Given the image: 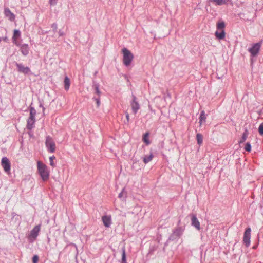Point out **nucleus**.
Listing matches in <instances>:
<instances>
[{"label":"nucleus","instance_id":"obj_3","mask_svg":"<svg viewBox=\"0 0 263 263\" xmlns=\"http://www.w3.org/2000/svg\"><path fill=\"white\" fill-rule=\"evenodd\" d=\"M45 145L47 151L50 153H54L55 151V143L50 136L46 138Z\"/></svg>","mask_w":263,"mask_h":263},{"label":"nucleus","instance_id":"obj_37","mask_svg":"<svg viewBox=\"0 0 263 263\" xmlns=\"http://www.w3.org/2000/svg\"><path fill=\"white\" fill-rule=\"evenodd\" d=\"M4 41L5 42H7V40H8V39L6 36H5V37H0V42H1L2 41Z\"/></svg>","mask_w":263,"mask_h":263},{"label":"nucleus","instance_id":"obj_23","mask_svg":"<svg viewBox=\"0 0 263 263\" xmlns=\"http://www.w3.org/2000/svg\"><path fill=\"white\" fill-rule=\"evenodd\" d=\"M197 143L201 145L203 142V136L200 133H198L196 135Z\"/></svg>","mask_w":263,"mask_h":263},{"label":"nucleus","instance_id":"obj_31","mask_svg":"<svg viewBox=\"0 0 263 263\" xmlns=\"http://www.w3.org/2000/svg\"><path fill=\"white\" fill-rule=\"evenodd\" d=\"M39 260V257L35 255H34L32 258V262L33 263H37Z\"/></svg>","mask_w":263,"mask_h":263},{"label":"nucleus","instance_id":"obj_34","mask_svg":"<svg viewBox=\"0 0 263 263\" xmlns=\"http://www.w3.org/2000/svg\"><path fill=\"white\" fill-rule=\"evenodd\" d=\"M125 191V189L123 188L121 191V192L119 194V198H122V197H123V193H124V192Z\"/></svg>","mask_w":263,"mask_h":263},{"label":"nucleus","instance_id":"obj_19","mask_svg":"<svg viewBox=\"0 0 263 263\" xmlns=\"http://www.w3.org/2000/svg\"><path fill=\"white\" fill-rule=\"evenodd\" d=\"M64 89L66 90H68L70 87V79L68 78V77L67 76L65 77L64 80Z\"/></svg>","mask_w":263,"mask_h":263},{"label":"nucleus","instance_id":"obj_36","mask_svg":"<svg viewBox=\"0 0 263 263\" xmlns=\"http://www.w3.org/2000/svg\"><path fill=\"white\" fill-rule=\"evenodd\" d=\"M58 33H59V35L60 36H63L64 34V32L63 31H62L61 30H59Z\"/></svg>","mask_w":263,"mask_h":263},{"label":"nucleus","instance_id":"obj_1","mask_svg":"<svg viewBox=\"0 0 263 263\" xmlns=\"http://www.w3.org/2000/svg\"><path fill=\"white\" fill-rule=\"evenodd\" d=\"M37 170L43 181H46L49 177V171L47 166L40 161L37 163Z\"/></svg>","mask_w":263,"mask_h":263},{"label":"nucleus","instance_id":"obj_26","mask_svg":"<svg viewBox=\"0 0 263 263\" xmlns=\"http://www.w3.org/2000/svg\"><path fill=\"white\" fill-rule=\"evenodd\" d=\"M36 115V110L34 108L30 106V116L31 117L35 118V116Z\"/></svg>","mask_w":263,"mask_h":263},{"label":"nucleus","instance_id":"obj_21","mask_svg":"<svg viewBox=\"0 0 263 263\" xmlns=\"http://www.w3.org/2000/svg\"><path fill=\"white\" fill-rule=\"evenodd\" d=\"M249 135V132L247 128L245 129V132L243 133L242 137L241 139L240 140L239 143H243L247 139L248 136Z\"/></svg>","mask_w":263,"mask_h":263},{"label":"nucleus","instance_id":"obj_38","mask_svg":"<svg viewBox=\"0 0 263 263\" xmlns=\"http://www.w3.org/2000/svg\"><path fill=\"white\" fill-rule=\"evenodd\" d=\"M126 118L127 122H128L129 120V114L127 112H126Z\"/></svg>","mask_w":263,"mask_h":263},{"label":"nucleus","instance_id":"obj_11","mask_svg":"<svg viewBox=\"0 0 263 263\" xmlns=\"http://www.w3.org/2000/svg\"><path fill=\"white\" fill-rule=\"evenodd\" d=\"M20 50L22 54L24 56H26L29 54V47L28 44H23L20 45Z\"/></svg>","mask_w":263,"mask_h":263},{"label":"nucleus","instance_id":"obj_29","mask_svg":"<svg viewBox=\"0 0 263 263\" xmlns=\"http://www.w3.org/2000/svg\"><path fill=\"white\" fill-rule=\"evenodd\" d=\"M245 149L247 152H250L251 150V145L249 142L246 144Z\"/></svg>","mask_w":263,"mask_h":263},{"label":"nucleus","instance_id":"obj_33","mask_svg":"<svg viewBox=\"0 0 263 263\" xmlns=\"http://www.w3.org/2000/svg\"><path fill=\"white\" fill-rule=\"evenodd\" d=\"M58 0H49V3L50 5H55L57 3Z\"/></svg>","mask_w":263,"mask_h":263},{"label":"nucleus","instance_id":"obj_35","mask_svg":"<svg viewBox=\"0 0 263 263\" xmlns=\"http://www.w3.org/2000/svg\"><path fill=\"white\" fill-rule=\"evenodd\" d=\"M95 93H96L98 95L100 93L99 87L97 85H95Z\"/></svg>","mask_w":263,"mask_h":263},{"label":"nucleus","instance_id":"obj_12","mask_svg":"<svg viewBox=\"0 0 263 263\" xmlns=\"http://www.w3.org/2000/svg\"><path fill=\"white\" fill-rule=\"evenodd\" d=\"M4 14L10 21H13L15 20L14 14L11 12L9 8H6L4 9Z\"/></svg>","mask_w":263,"mask_h":263},{"label":"nucleus","instance_id":"obj_28","mask_svg":"<svg viewBox=\"0 0 263 263\" xmlns=\"http://www.w3.org/2000/svg\"><path fill=\"white\" fill-rule=\"evenodd\" d=\"M55 159V157L54 156H51L49 157V161H50V165L52 166H55V164L53 162L54 160Z\"/></svg>","mask_w":263,"mask_h":263},{"label":"nucleus","instance_id":"obj_16","mask_svg":"<svg viewBox=\"0 0 263 263\" xmlns=\"http://www.w3.org/2000/svg\"><path fill=\"white\" fill-rule=\"evenodd\" d=\"M215 35L216 39H217L218 40H222L225 37L226 32L224 30H219V31H218V30H217L215 32Z\"/></svg>","mask_w":263,"mask_h":263},{"label":"nucleus","instance_id":"obj_39","mask_svg":"<svg viewBox=\"0 0 263 263\" xmlns=\"http://www.w3.org/2000/svg\"><path fill=\"white\" fill-rule=\"evenodd\" d=\"M39 103H40V106L43 108V111H44L45 110V108L44 107H43L42 103L41 102H40Z\"/></svg>","mask_w":263,"mask_h":263},{"label":"nucleus","instance_id":"obj_10","mask_svg":"<svg viewBox=\"0 0 263 263\" xmlns=\"http://www.w3.org/2000/svg\"><path fill=\"white\" fill-rule=\"evenodd\" d=\"M102 220L104 226L106 228H109L111 224V215H104L102 217Z\"/></svg>","mask_w":263,"mask_h":263},{"label":"nucleus","instance_id":"obj_20","mask_svg":"<svg viewBox=\"0 0 263 263\" xmlns=\"http://www.w3.org/2000/svg\"><path fill=\"white\" fill-rule=\"evenodd\" d=\"M206 118V117L205 112L203 110L201 112L199 117V124L200 125L205 122Z\"/></svg>","mask_w":263,"mask_h":263},{"label":"nucleus","instance_id":"obj_22","mask_svg":"<svg viewBox=\"0 0 263 263\" xmlns=\"http://www.w3.org/2000/svg\"><path fill=\"white\" fill-rule=\"evenodd\" d=\"M153 157L154 156L153 153H151L149 155L145 156L144 157H143V162H144L145 164L148 163L152 160Z\"/></svg>","mask_w":263,"mask_h":263},{"label":"nucleus","instance_id":"obj_14","mask_svg":"<svg viewBox=\"0 0 263 263\" xmlns=\"http://www.w3.org/2000/svg\"><path fill=\"white\" fill-rule=\"evenodd\" d=\"M131 106L133 112L136 114L140 108V105L136 100H133L131 102Z\"/></svg>","mask_w":263,"mask_h":263},{"label":"nucleus","instance_id":"obj_2","mask_svg":"<svg viewBox=\"0 0 263 263\" xmlns=\"http://www.w3.org/2000/svg\"><path fill=\"white\" fill-rule=\"evenodd\" d=\"M122 51L123 53V63L126 67L129 66L134 59V55L126 48H123Z\"/></svg>","mask_w":263,"mask_h":263},{"label":"nucleus","instance_id":"obj_8","mask_svg":"<svg viewBox=\"0 0 263 263\" xmlns=\"http://www.w3.org/2000/svg\"><path fill=\"white\" fill-rule=\"evenodd\" d=\"M40 229H41V225L40 224L35 226L33 228V229L31 231L29 236V238L33 239V240H35L39 235V233L40 231Z\"/></svg>","mask_w":263,"mask_h":263},{"label":"nucleus","instance_id":"obj_9","mask_svg":"<svg viewBox=\"0 0 263 263\" xmlns=\"http://www.w3.org/2000/svg\"><path fill=\"white\" fill-rule=\"evenodd\" d=\"M191 224L198 231L201 229L200 222L195 214L191 215Z\"/></svg>","mask_w":263,"mask_h":263},{"label":"nucleus","instance_id":"obj_13","mask_svg":"<svg viewBox=\"0 0 263 263\" xmlns=\"http://www.w3.org/2000/svg\"><path fill=\"white\" fill-rule=\"evenodd\" d=\"M183 231H184V229L183 228L180 227H177L173 231L172 236L179 237L182 235Z\"/></svg>","mask_w":263,"mask_h":263},{"label":"nucleus","instance_id":"obj_18","mask_svg":"<svg viewBox=\"0 0 263 263\" xmlns=\"http://www.w3.org/2000/svg\"><path fill=\"white\" fill-rule=\"evenodd\" d=\"M226 27V24L221 20H219L216 24V28L218 30H224V29Z\"/></svg>","mask_w":263,"mask_h":263},{"label":"nucleus","instance_id":"obj_17","mask_svg":"<svg viewBox=\"0 0 263 263\" xmlns=\"http://www.w3.org/2000/svg\"><path fill=\"white\" fill-rule=\"evenodd\" d=\"M35 122V118L29 117L27 120V127L28 129H32Z\"/></svg>","mask_w":263,"mask_h":263},{"label":"nucleus","instance_id":"obj_4","mask_svg":"<svg viewBox=\"0 0 263 263\" xmlns=\"http://www.w3.org/2000/svg\"><path fill=\"white\" fill-rule=\"evenodd\" d=\"M15 65L17 67V71L19 72L23 73L24 74H31L32 72L30 68L28 66L25 67L22 64L15 62Z\"/></svg>","mask_w":263,"mask_h":263},{"label":"nucleus","instance_id":"obj_24","mask_svg":"<svg viewBox=\"0 0 263 263\" xmlns=\"http://www.w3.org/2000/svg\"><path fill=\"white\" fill-rule=\"evenodd\" d=\"M148 135L149 134L148 133H146L144 134L143 137V141L146 145H148L150 143V142L148 140Z\"/></svg>","mask_w":263,"mask_h":263},{"label":"nucleus","instance_id":"obj_42","mask_svg":"<svg viewBox=\"0 0 263 263\" xmlns=\"http://www.w3.org/2000/svg\"><path fill=\"white\" fill-rule=\"evenodd\" d=\"M121 263H127V261H125V262H122V261H121Z\"/></svg>","mask_w":263,"mask_h":263},{"label":"nucleus","instance_id":"obj_15","mask_svg":"<svg viewBox=\"0 0 263 263\" xmlns=\"http://www.w3.org/2000/svg\"><path fill=\"white\" fill-rule=\"evenodd\" d=\"M21 36V32L19 30L15 29L14 31L13 35L12 37V39L13 40V43L16 45L19 46L20 44L17 41V39L20 37Z\"/></svg>","mask_w":263,"mask_h":263},{"label":"nucleus","instance_id":"obj_30","mask_svg":"<svg viewBox=\"0 0 263 263\" xmlns=\"http://www.w3.org/2000/svg\"><path fill=\"white\" fill-rule=\"evenodd\" d=\"M258 132L261 135H263V123L260 124L258 128Z\"/></svg>","mask_w":263,"mask_h":263},{"label":"nucleus","instance_id":"obj_7","mask_svg":"<svg viewBox=\"0 0 263 263\" xmlns=\"http://www.w3.org/2000/svg\"><path fill=\"white\" fill-rule=\"evenodd\" d=\"M1 164L5 172H9L10 170L11 164L9 160L6 157H4L2 159Z\"/></svg>","mask_w":263,"mask_h":263},{"label":"nucleus","instance_id":"obj_32","mask_svg":"<svg viewBox=\"0 0 263 263\" xmlns=\"http://www.w3.org/2000/svg\"><path fill=\"white\" fill-rule=\"evenodd\" d=\"M51 27L53 28L54 32H55L58 28L57 24L56 23H53L51 25Z\"/></svg>","mask_w":263,"mask_h":263},{"label":"nucleus","instance_id":"obj_40","mask_svg":"<svg viewBox=\"0 0 263 263\" xmlns=\"http://www.w3.org/2000/svg\"><path fill=\"white\" fill-rule=\"evenodd\" d=\"M96 103H97V106H99L100 105V100H96Z\"/></svg>","mask_w":263,"mask_h":263},{"label":"nucleus","instance_id":"obj_27","mask_svg":"<svg viewBox=\"0 0 263 263\" xmlns=\"http://www.w3.org/2000/svg\"><path fill=\"white\" fill-rule=\"evenodd\" d=\"M122 261L125 262L126 261V253H125V248L123 247L122 249Z\"/></svg>","mask_w":263,"mask_h":263},{"label":"nucleus","instance_id":"obj_6","mask_svg":"<svg viewBox=\"0 0 263 263\" xmlns=\"http://www.w3.org/2000/svg\"><path fill=\"white\" fill-rule=\"evenodd\" d=\"M251 231V228H248L246 229L244 233L243 241L247 247H249L250 245Z\"/></svg>","mask_w":263,"mask_h":263},{"label":"nucleus","instance_id":"obj_41","mask_svg":"<svg viewBox=\"0 0 263 263\" xmlns=\"http://www.w3.org/2000/svg\"><path fill=\"white\" fill-rule=\"evenodd\" d=\"M12 215H13V216H15V213H12Z\"/></svg>","mask_w":263,"mask_h":263},{"label":"nucleus","instance_id":"obj_5","mask_svg":"<svg viewBox=\"0 0 263 263\" xmlns=\"http://www.w3.org/2000/svg\"><path fill=\"white\" fill-rule=\"evenodd\" d=\"M261 47L260 43H256L254 44L252 46L248 49V51L251 53V56L252 57L256 56L260 50Z\"/></svg>","mask_w":263,"mask_h":263},{"label":"nucleus","instance_id":"obj_25","mask_svg":"<svg viewBox=\"0 0 263 263\" xmlns=\"http://www.w3.org/2000/svg\"><path fill=\"white\" fill-rule=\"evenodd\" d=\"M210 1L215 3L217 5H222L227 2V0H210Z\"/></svg>","mask_w":263,"mask_h":263}]
</instances>
